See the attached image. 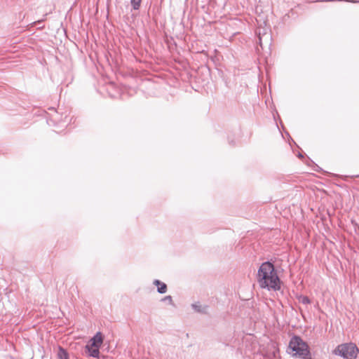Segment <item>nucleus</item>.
I'll list each match as a JSON object with an SVG mask.
<instances>
[{
  "label": "nucleus",
  "mask_w": 359,
  "mask_h": 359,
  "mask_svg": "<svg viewBox=\"0 0 359 359\" xmlns=\"http://www.w3.org/2000/svg\"><path fill=\"white\" fill-rule=\"evenodd\" d=\"M257 281L262 289L278 291L281 288V281L274 265L265 262L259 266L257 273Z\"/></svg>",
  "instance_id": "1"
},
{
  "label": "nucleus",
  "mask_w": 359,
  "mask_h": 359,
  "mask_svg": "<svg viewBox=\"0 0 359 359\" xmlns=\"http://www.w3.org/2000/svg\"><path fill=\"white\" fill-rule=\"evenodd\" d=\"M287 353L292 356L302 359H311L308 344L298 336H294L291 338L287 348Z\"/></svg>",
  "instance_id": "2"
},
{
  "label": "nucleus",
  "mask_w": 359,
  "mask_h": 359,
  "mask_svg": "<svg viewBox=\"0 0 359 359\" xmlns=\"http://www.w3.org/2000/svg\"><path fill=\"white\" fill-rule=\"evenodd\" d=\"M358 352L357 346L352 343L341 344L334 350L336 355H339L345 359L356 358Z\"/></svg>",
  "instance_id": "3"
},
{
  "label": "nucleus",
  "mask_w": 359,
  "mask_h": 359,
  "mask_svg": "<svg viewBox=\"0 0 359 359\" xmlns=\"http://www.w3.org/2000/svg\"><path fill=\"white\" fill-rule=\"evenodd\" d=\"M258 39H259V44L262 50L264 48H270L271 45V39L272 37L270 34L264 32L263 34L261 33V30L259 29L257 32Z\"/></svg>",
  "instance_id": "4"
},
{
  "label": "nucleus",
  "mask_w": 359,
  "mask_h": 359,
  "mask_svg": "<svg viewBox=\"0 0 359 359\" xmlns=\"http://www.w3.org/2000/svg\"><path fill=\"white\" fill-rule=\"evenodd\" d=\"M100 347L99 346H91L90 344H88L85 346V349L86 353L89 356L93 357V358H99L100 356Z\"/></svg>",
  "instance_id": "5"
},
{
  "label": "nucleus",
  "mask_w": 359,
  "mask_h": 359,
  "mask_svg": "<svg viewBox=\"0 0 359 359\" xmlns=\"http://www.w3.org/2000/svg\"><path fill=\"white\" fill-rule=\"evenodd\" d=\"M103 342V337L101 332H98L95 334V335L90 340L89 344H91V346H99L102 345Z\"/></svg>",
  "instance_id": "6"
},
{
  "label": "nucleus",
  "mask_w": 359,
  "mask_h": 359,
  "mask_svg": "<svg viewBox=\"0 0 359 359\" xmlns=\"http://www.w3.org/2000/svg\"><path fill=\"white\" fill-rule=\"evenodd\" d=\"M57 359H69L67 351L60 346L57 348Z\"/></svg>",
  "instance_id": "7"
},
{
  "label": "nucleus",
  "mask_w": 359,
  "mask_h": 359,
  "mask_svg": "<svg viewBox=\"0 0 359 359\" xmlns=\"http://www.w3.org/2000/svg\"><path fill=\"white\" fill-rule=\"evenodd\" d=\"M154 284L158 286L157 291L161 294H164L167 291V285L164 283L161 282L158 280H155Z\"/></svg>",
  "instance_id": "8"
},
{
  "label": "nucleus",
  "mask_w": 359,
  "mask_h": 359,
  "mask_svg": "<svg viewBox=\"0 0 359 359\" xmlns=\"http://www.w3.org/2000/svg\"><path fill=\"white\" fill-rule=\"evenodd\" d=\"M192 308L198 313H205L208 306L203 307L199 303H194L191 304Z\"/></svg>",
  "instance_id": "9"
},
{
  "label": "nucleus",
  "mask_w": 359,
  "mask_h": 359,
  "mask_svg": "<svg viewBox=\"0 0 359 359\" xmlns=\"http://www.w3.org/2000/svg\"><path fill=\"white\" fill-rule=\"evenodd\" d=\"M298 299L303 304H309L311 303V300L307 296L300 295Z\"/></svg>",
  "instance_id": "10"
},
{
  "label": "nucleus",
  "mask_w": 359,
  "mask_h": 359,
  "mask_svg": "<svg viewBox=\"0 0 359 359\" xmlns=\"http://www.w3.org/2000/svg\"><path fill=\"white\" fill-rule=\"evenodd\" d=\"M142 0H130L131 6L134 10H138L140 7Z\"/></svg>",
  "instance_id": "11"
},
{
  "label": "nucleus",
  "mask_w": 359,
  "mask_h": 359,
  "mask_svg": "<svg viewBox=\"0 0 359 359\" xmlns=\"http://www.w3.org/2000/svg\"><path fill=\"white\" fill-rule=\"evenodd\" d=\"M162 301H168L170 304H172V297L168 295L162 299Z\"/></svg>",
  "instance_id": "12"
},
{
  "label": "nucleus",
  "mask_w": 359,
  "mask_h": 359,
  "mask_svg": "<svg viewBox=\"0 0 359 359\" xmlns=\"http://www.w3.org/2000/svg\"><path fill=\"white\" fill-rule=\"evenodd\" d=\"M298 156H299V158H303V155H302V154H299Z\"/></svg>",
  "instance_id": "13"
}]
</instances>
